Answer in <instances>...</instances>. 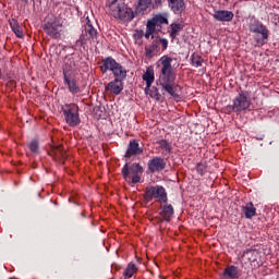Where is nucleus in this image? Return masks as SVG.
Here are the masks:
<instances>
[{
  "label": "nucleus",
  "instance_id": "1",
  "mask_svg": "<svg viewBox=\"0 0 279 279\" xmlns=\"http://www.w3.org/2000/svg\"><path fill=\"white\" fill-rule=\"evenodd\" d=\"M173 59L168 56L161 57L157 61V69L159 70V78L157 85L161 86L162 90L168 93L170 97H180L178 90H180V85L175 83V71H173V65L171 63Z\"/></svg>",
  "mask_w": 279,
  "mask_h": 279
},
{
  "label": "nucleus",
  "instance_id": "2",
  "mask_svg": "<svg viewBox=\"0 0 279 279\" xmlns=\"http://www.w3.org/2000/svg\"><path fill=\"white\" fill-rule=\"evenodd\" d=\"M106 5L109 8V12L114 19H119L120 21H132V19H134V12L123 2L108 0Z\"/></svg>",
  "mask_w": 279,
  "mask_h": 279
},
{
  "label": "nucleus",
  "instance_id": "3",
  "mask_svg": "<svg viewBox=\"0 0 279 279\" xmlns=\"http://www.w3.org/2000/svg\"><path fill=\"white\" fill-rule=\"evenodd\" d=\"M101 73L106 74L108 71H111L113 77L116 80H120L123 82L128 77V70L123 68L117 60L112 59V57H108L102 60V64L100 65Z\"/></svg>",
  "mask_w": 279,
  "mask_h": 279
},
{
  "label": "nucleus",
  "instance_id": "4",
  "mask_svg": "<svg viewBox=\"0 0 279 279\" xmlns=\"http://www.w3.org/2000/svg\"><path fill=\"white\" fill-rule=\"evenodd\" d=\"M162 25H169V17L167 14L163 13L154 15L147 21L145 38L147 40H149V38H154V34L162 32Z\"/></svg>",
  "mask_w": 279,
  "mask_h": 279
},
{
  "label": "nucleus",
  "instance_id": "5",
  "mask_svg": "<svg viewBox=\"0 0 279 279\" xmlns=\"http://www.w3.org/2000/svg\"><path fill=\"white\" fill-rule=\"evenodd\" d=\"M62 20L57 17L56 15L51 14L46 17L45 24H44V32L50 36V38H53L54 40H58L60 36H62Z\"/></svg>",
  "mask_w": 279,
  "mask_h": 279
},
{
  "label": "nucleus",
  "instance_id": "6",
  "mask_svg": "<svg viewBox=\"0 0 279 279\" xmlns=\"http://www.w3.org/2000/svg\"><path fill=\"white\" fill-rule=\"evenodd\" d=\"M122 175L129 184H138L141 175H143V167L140 163L125 165L122 168Z\"/></svg>",
  "mask_w": 279,
  "mask_h": 279
},
{
  "label": "nucleus",
  "instance_id": "7",
  "mask_svg": "<svg viewBox=\"0 0 279 279\" xmlns=\"http://www.w3.org/2000/svg\"><path fill=\"white\" fill-rule=\"evenodd\" d=\"M250 32L252 34H260L262 37L255 38V43L257 47H263V45H267V40H269V28L265 26L260 21H254L248 25Z\"/></svg>",
  "mask_w": 279,
  "mask_h": 279
},
{
  "label": "nucleus",
  "instance_id": "8",
  "mask_svg": "<svg viewBox=\"0 0 279 279\" xmlns=\"http://www.w3.org/2000/svg\"><path fill=\"white\" fill-rule=\"evenodd\" d=\"M65 122L70 128L80 125V107L75 104L65 105L62 107Z\"/></svg>",
  "mask_w": 279,
  "mask_h": 279
},
{
  "label": "nucleus",
  "instance_id": "9",
  "mask_svg": "<svg viewBox=\"0 0 279 279\" xmlns=\"http://www.w3.org/2000/svg\"><path fill=\"white\" fill-rule=\"evenodd\" d=\"M144 199L146 202H151V199H156L160 202V204H167V192L165 187L160 185L146 187Z\"/></svg>",
  "mask_w": 279,
  "mask_h": 279
},
{
  "label": "nucleus",
  "instance_id": "10",
  "mask_svg": "<svg viewBox=\"0 0 279 279\" xmlns=\"http://www.w3.org/2000/svg\"><path fill=\"white\" fill-rule=\"evenodd\" d=\"M252 100L247 92H241L234 99L232 105L233 112H243V110L250 109Z\"/></svg>",
  "mask_w": 279,
  "mask_h": 279
},
{
  "label": "nucleus",
  "instance_id": "11",
  "mask_svg": "<svg viewBox=\"0 0 279 279\" xmlns=\"http://www.w3.org/2000/svg\"><path fill=\"white\" fill-rule=\"evenodd\" d=\"M97 39V29L93 27V24H90V21H87V24L85 25V28L81 35L80 43L81 45H87V43H95Z\"/></svg>",
  "mask_w": 279,
  "mask_h": 279
},
{
  "label": "nucleus",
  "instance_id": "12",
  "mask_svg": "<svg viewBox=\"0 0 279 279\" xmlns=\"http://www.w3.org/2000/svg\"><path fill=\"white\" fill-rule=\"evenodd\" d=\"M63 75L64 84L68 87V90H70L72 95H80V93H82V87L80 86L77 78H75L74 75L69 74L66 72H64Z\"/></svg>",
  "mask_w": 279,
  "mask_h": 279
},
{
  "label": "nucleus",
  "instance_id": "13",
  "mask_svg": "<svg viewBox=\"0 0 279 279\" xmlns=\"http://www.w3.org/2000/svg\"><path fill=\"white\" fill-rule=\"evenodd\" d=\"M143 80L144 82H146V95H150V97L153 98L158 97V89L155 90V94L149 93V90H151V84H154V80H156V76L154 74V68H147L146 72L143 74Z\"/></svg>",
  "mask_w": 279,
  "mask_h": 279
},
{
  "label": "nucleus",
  "instance_id": "14",
  "mask_svg": "<svg viewBox=\"0 0 279 279\" xmlns=\"http://www.w3.org/2000/svg\"><path fill=\"white\" fill-rule=\"evenodd\" d=\"M105 90L107 93H110V95H121V93L123 92V81L114 78L107 84Z\"/></svg>",
  "mask_w": 279,
  "mask_h": 279
},
{
  "label": "nucleus",
  "instance_id": "15",
  "mask_svg": "<svg viewBox=\"0 0 279 279\" xmlns=\"http://www.w3.org/2000/svg\"><path fill=\"white\" fill-rule=\"evenodd\" d=\"M165 167H167V163L165 162V159L160 157H155L148 162V169L151 173L162 171Z\"/></svg>",
  "mask_w": 279,
  "mask_h": 279
},
{
  "label": "nucleus",
  "instance_id": "16",
  "mask_svg": "<svg viewBox=\"0 0 279 279\" xmlns=\"http://www.w3.org/2000/svg\"><path fill=\"white\" fill-rule=\"evenodd\" d=\"M143 154V148L138 145L136 140H132L126 149V158H132V156H141Z\"/></svg>",
  "mask_w": 279,
  "mask_h": 279
},
{
  "label": "nucleus",
  "instance_id": "17",
  "mask_svg": "<svg viewBox=\"0 0 279 279\" xmlns=\"http://www.w3.org/2000/svg\"><path fill=\"white\" fill-rule=\"evenodd\" d=\"M214 19L222 23H230L234 19V13L232 11L218 10L214 13Z\"/></svg>",
  "mask_w": 279,
  "mask_h": 279
},
{
  "label": "nucleus",
  "instance_id": "18",
  "mask_svg": "<svg viewBox=\"0 0 279 279\" xmlns=\"http://www.w3.org/2000/svg\"><path fill=\"white\" fill-rule=\"evenodd\" d=\"M168 7L173 12V14H182V12L186 10L184 0H168Z\"/></svg>",
  "mask_w": 279,
  "mask_h": 279
},
{
  "label": "nucleus",
  "instance_id": "19",
  "mask_svg": "<svg viewBox=\"0 0 279 279\" xmlns=\"http://www.w3.org/2000/svg\"><path fill=\"white\" fill-rule=\"evenodd\" d=\"M173 213L174 211H173L172 205H165L161 207L159 215L163 221H171V218L173 217Z\"/></svg>",
  "mask_w": 279,
  "mask_h": 279
},
{
  "label": "nucleus",
  "instance_id": "20",
  "mask_svg": "<svg viewBox=\"0 0 279 279\" xmlns=\"http://www.w3.org/2000/svg\"><path fill=\"white\" fill-rule=\"evenodd\" d=\"M223 276L225 278L236 279L239 276H241V271L236 266H229L225 269Z\"/></svg>",
  "mask_w": 279,
  "mask_h": 279
},
{
  "label": "nucleus",
  "instance_id": "21",
  "mask_svg": "<svg viewBox=\"0 0 279 279\" xmlns=\"http://www.w3.org/2000/svg\"><path fill=\"white\" fill-rule=\"evenodd\" d=\"M136 10L140 14H147L151 11V0H140Z\"/></svg>",
  "mask_w": 279,
  "mask_h": 279
},
{
  "label": "nucleus",
  "instance_id": "22",
  "mask_svg": "<svg viewBox=\"0 0 279 279\" xmlns=\"http://www.w3.org/2000/svg\"><path fill=\"white\" fill-rule=\"evenodd\" d=\"M242 211L244 213L246 219H252L253 217H256V207H254V203L252 202L243 206Z\"/></svg>",
  "mask_w": 279,
  "mask_h": 279
},
{
  "label": "nucleus",
  "instance_id": "23",
  "mask_svg": "<svg viewBox=\"0 0 279 279\" xmlns=\"http://www.w3.org/2000/svg\"><path fill=\"white\" fill-rule=\"evenodd\" d=\"M10 27L17 38H23V27L19 25V22L16 20L10 21Z\"/></svg>",
  "mask_w": 279,
  "mask_h": 279
},
{
  "label": "nucleus",
  "instance_id": "24",
  "mask_svg": "<svg viewBox=\"0 0 279 279\" xmlns=\"http://www.w3.org/2000/svg\"><path fill=\"white\" fill-rule=\"evenodd\" d=\"M138 271V268H136V264L130 263L126 267V269L123 272L124 278H132L136 272Z\"/></svg>",
  "mask_w": 279,
  "mask_h": 279
},
{
  "label": "nucleus",
  "instance_id": "25",
  "mask_svg": "<svg viewBox=\"0 0 279 279\" xmlns=\"http://www.w3.org/2000/svg\"><path fill=\"white\" fill-rule=\"evenodd\" d=\"M52 154H54V158L58 160H64L65 153L62 150V146L52 147Z\"/></svg>",
  "mask_w": 279,
  "mask_h": 279
},
{
  "label": "nucleus",
  "instance_id": "26",
  "mask_svg": "<svg viewBox=\"0 0 279 279\" xmlns=\"http://www.w3.org/2000/svg\"><path fill=\"white\" fill-rule=\"evenodd\" d=\"M180 32H182V24H178V23L171 24V33H170L171 38H177Z\"/></svg>",
  "mask_w": 279,
  "mask_h": 279
},
{
  "label": "nucleus",
  "instance_id": "27",
  "mask_svg": "<svg viewBox=\"0 0 279 279\" xmlns=\"http://www.w3.org/2000/svg\"><path fill=\"white\" fill-rule=\"evenodd\" d=\"M191 59L193 66L199 68L202 64H204V59H202L197 53H193Z\"/></svg>",
  "mask_w": 279,
  "mask_h": 279
},
{
  "label": "nucleus",
  "instance_id": "28",
  "mask_svg": "<svg viewBox=\"0 0 279 279\" xmlns=\"http://www.w3.org/2000/svg\"><path fill=\"white\" fill-rule=\"evenodd\" d=\"M207 169H208V166L206 165V162H198L196 165V171L197 173H199V175H205Z\"/></svg>",
  "mask_w": 279,
  "mask_h": 279
},
{
  "label": "nucleus",
  "instance_id": "29",
  "mask_svg": "<svg viewBox=\"0 0 279 279\" xmlns=\"http://www.w3.org/2000/svg\"><path fill=\"white\" fill-rule=\"evenodd\" d=\"M247 259L250 263H256L258 259V252L257 251H250L246 253Z\"/></svg>",
  "mask_w": 279,
  "mask_h": 279
},
{
  "label": "nucleus",
  "instance_id": "30",
  "mask_svg": "<svg viewBox=\"0 0 279 279\" xmlns=\"http://www.w3.org/2000/svg\"><path fill=\"white\" fill-rule=\"evenodd\" d=\"M159 147L166 151H171V144L165 140L159 141Z\"/></svg>",
  "mask_w": 279,
  "mask_h": 279
},
{
  "label": "nucleus",
  "instance_id": "31",
  "mask_svg": "<svg viewBox=\"0 0 279 279\" xmlns=\"http://www.w3.org/2000/svg\"><path fill=\"white\" fill-rule=\"evenodd\" d=\"M143 37H145V32H143V29H136L134 32V35H133L134 40H141Z\"/></svg>",
  "mask_w": 279,
  "mask_h": 279
},
{
  "label": "nucleus",
  "instance_id": "32",
  "mask_svg": "<svg viewBox=\"0 0 279 279\" xmlns=\"http://www.w3.org/2000/svg\"><path fill=\"white\" fill-rule=\"evenodd\" d=\"M29 149L33 151V154H38V142L32 141L29 144Z\"/></svg>",
  "mask_w": 279,
  "mask_h": 279
},
{
  "label": "nucleus",
  "instance_id": "33",
  "mask_svg": "<svg viewBox=\"0 0 279 279\" xmlns=\"http://www.w3.org/2000/svg\"><path fill=\"white\" fill-rule=\"evenodd\" d=\"M159 43H160V45L162 47V51H165V49H167V47H169V41L167 39H165V38H160Z\"/></svg>",
  "mask_w": 279,
  "mask_h": 279
},
{
  "label": "nucleus",
  "instance_id": "34",
  "mask_svg": "<svg viewBox=\"0 0 279 279\" xmlns=\"http://www.w3.org/2000/svg\"><path fill=\"white\" fill-rule=\"evenodd\" d=\"M145 56L146 58H154V48H146Z\"/></svg>",
  "mask_w": 279,
  "mask_h": 279
},
{
  "label": "nucleus",
  "instance_id": "35",
  "mask_svg": "<svg viewBox=\"0 0 279 279\" xmlns=\"http://www.w3.org/2000/svg\"><path fill=\"white\" fill-rule=\"evenodd\" d=\"M155 1V4L158 7V5H162V2L165 1V0H154Z\"/></svg>",
  "mask_w": 279,
  "mask_h": 279
},
{
  "label": "nucleus",
  "instance_id": "36",
  "mask_svg": "<svg viewBox=\"0 0 279 279\" xmlns=\"http://www.w3.org/2000/svg\"><path fill=\"white\" fill-rule=\"evenodd\" d=\"M3 74L1 73V69H0V77L2 76Z\"/></svg>",
  "mask_w": 279,
  "mask_h": 279
}]
</instances>
